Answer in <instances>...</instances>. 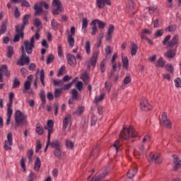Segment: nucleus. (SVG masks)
<instances>
[{"label":"nucleus","mask_w":181,"mask_h":181,"mask_svg":"<svg viewBox=\"0 0 181 181\" xmlns=\"http://www.w3.org/2000/svg\"><path fill=\"white\" fill-rule=\"evenodd\" d=\"M136 136H138V133L132 126L129 128L123 127L119 134L120 139L124 141H128L129 138H136Z\"/></svg>","instance_id":"1"},{"label":"nucleus","mask_w":181,"mask_h":181,"mask_svg":"<svg viewBox=\"0 0 181 181\" xmlns=\"http://www.w3.org/2000/svg\"><path fill=\"white\" fill-rule=\"evenodd\" d=\"M16 127L26 125L28 124V116L23 115L21 110H16L15 114Z\"/></svg>","instance_id":"2"},{"label":"nucleus","mask_w":181,"mask_h":181,"mask_svg":"<svg viewBox=\"0 0 181 181\" xmlns=\"http://www.w3.org/2000/svg\"><path fill=\"white\" fill-rule=\"evenodd\" d=\"M97 25L98 26V29H104L105 26H107V23L101 21L100 20L95 19L92 21L90 23V26H92V28H91L92 36H95V35L97 34V31L98 30V29L97 28Z\"/></svg>","instance_id":"3"},{"label":"nucleus","mask_w":181,"mask_h":181,"mask_svg":"<svg viewBox=\"0 0 181 181\" xmlns=\"http://www.w3.org/2000/svg\"><path fill=\"white\" fill-rule=\"evenodd\" d=\"M21 49L22 54L18 59L17 64H18V66H29V64H30V58L26 56V53L25 52V47L23 46H21Z\"/></svg>","instance_id":"4"},{"label":"nucleus","mask_w":181,"mask_h":181,"mask_svg":"<svg viewBox=\"0 0 181 181\" xmlns=\"http://www.w3.org/2000/svg\"><path fill=\"white\" fill-rule=\"evenodd\" d=\"M20 28L21 25H17L15 27L16 34L15 35L14 38L13 40V42L14 43L19 42L21 39H23V37H25V30H22V28Z\"/></svg>","instance_id":"5"},{"label":"nucleus","mask_w":181,"mask_h":181,"mask_svg":"<svg viewBox=\"0 0 181 181\" xmlns=\"http://www.w3.org/2000/svg\"><path fill=\"white\" fill-rule=\"evenodd\" d=\"M160 122L163 124L165 128H172V122L168 119V114L165 112L162 113Z\"/></svg>","instance_id":"6"},{"label":"nucleus","mask_w":181,"mask_h":181,"mask_svg":"<svg viewBox=\"0 0 181 181\" xmlns=\"http://www.w3.org/2000/svg\"><path fill=\"white\" fill-rule=\"evenodd\" d=\"M12 145H13V142L12 141V133L9 132L7 134V140L4 143V151H12Z\"/></svg>","instance_id":"7"},{"label":"nucleus","mask_w":181,"mask_h":181,"mask_svg":"<svg viewBox=\"0 0 181 181\" xmlns=\"http://www.w3.org/2000/svg\"><path fill=\"white\" fill-rule=\"evenodd\" d=\"M4 74L6 77L11 76V71H8V66L4 64L0 67V83H4Z\"/></svg>","instance_id":"8"},{"label":"nucleus","mask_w":181,"mask_h":181,"mask_svg":"<svg viewBox=\"0 0 181 181\" xmlns=\"http://www.w3.org/2000/svg\"><path fill=\"white\" fill-rule=\"evenodd\" d=\"M70 33H71L70 35H68V43L69 45V47L71 48V47H74V43H75L74 36H75L76 35V28L74 26L71 27Z\"/></svg>","instance_id":"9"},{"label":"nucleus","mask_w":181,"mask_h":181,"mask_svg":"<svg viewBox=\"0 0 181 181\" xmlns=\"http://www.w3.org/2000/svg\"><path fill=\"white\" fill-rule=\"evenodd\" d=\"M52 5L53 6H57V8L52 10L53 15H59V12L63 11L62 9L63 8V4H62V2L59 1V0H53Z\"/></svg>","instance_id":"10"},{"label":"nucleus","mask_w":181,"mask_h":181,"mask_svg":"<svg viewBox=\"0 0 181 181\" xmlns=\"http://www.w3.org/2000/svg\"><path fill=\"white\" fill-rule=\"evenodd\" d=\"M34 25L38 28V29L37 30L35 36V40H39V39H40V35L39 34V32L40 30V29H43V25L42 24V21H40V20H39V18H35L34 20Z\"/></svg>","instance_id":"11"},{"label":"nucleus","mask_w":181,"mask_h":181,"mask_svg":"<svg viewBox=\"0 0 181 181\" xmlns=\"http://www.w3.org/2000/svg\"><path fill=\"white\" fill-rule=\"evenodd\" d=\"M140 108L142 111H149L151 110V104L148 103V100L144 98L140 101Z\"/></svg>","instance_id":"12"},{"label":"nucleus","mask_w":181,"mask_h":181,"mask_svg":"<svg viewBox=\"0 0 181 181\" xmlns=\"http://www.w3.org/2000/svg\"><path fill=\"white\" fill-rule=\"evenodd\" d=\"M54 156L60 160L66 159V152L62 151V148L54 150Z\"/></svg>","instance_id":"13"},{"label":"nucleus","mask_w":181,"mask_h":181,"mask_svg":"<svg viewBox=\"0 0 181 181\" xmlns=\"http://www.w3.org/2000/svg\"><path fill=\"white\" fill-rule=\"evenodd\" d=\"M23 46L24 51L25 50L27 54H32L33 52V47H35L33 45H30V42L28 40H25L23 42Z\"/></svg>","instance_id":"14"},{"label":"nucleus","mask_w":181,"mask_h":181,"mask_svg":"<svg viewBox=\"0 0 181 181\" xmlns=\"http://www.w3.org/2000/svg\"><path fill=\"white\" fill-rule=\"evenodd\" d=\"M97 57H98V52H94L88 62V69H90V66H92V67H95V65L97 64Z\"/></svg>","instance_id":"15"},{"label":"nucleus","mask_w":181,"mask_h":181,"mask_svg":"<svg viewBox=\"0 0 181 181\" xmlns=\"http://www.w3.org/2000/svg\"><path fill=\"white\" fill-rule=\"evenodd\" d=\"M155 161L156 163H162V158L160 156L155 155L153 153H151L148 158V162H153Z\"/></svg>","instance_id":"16"},{"label":"nucleus","mask_w":181,"mask_h":181,"mask_svg":"<svg viewBox=\"0 0 181 181\" xmlns=\"http://www.w3.org/2000/svg\"><path fill=\"white\" fill-rule=\"evenodd\" d=\"M96 5L99 9H103L105 5L111 6V0H96Z\"/></svg>","instance_id":"17"},{"label":"nucleus","mask_w":181,"mask_h":181,"mask_svg":"<svg viewBox=\"0 0 181 181\" xmlns=\"http://www.w3.org/2000/svg\"><path fill=\"white\" fill-rule=\"evenodd\" d=\"M35 16H39L43 13V8H42V3H36L34 5Z\"/></svg>","instance_id":"18"},{"label":"nucleus","mask_w":181,"mask_h":181,"mask_svg":"<svg viewBox=\"0 0 181 181\" xmlns=\"http://www.w3.org/2000/svg\"><path fill=\"white\" fill-rule=\"evenodd\" d=\"M177 42H179V35H175L171 40L168 42L167 49H170V47H173L175 45H177Z\"/></svg>","instance_id":"19"},{"label":"nucleus","mask_w":181,"mask_h":181,"mask_svg":"<svg viewBox=\"0 0 181 181\" xmlns=\"http://www.w3.org/2000/svg\"><path fill=\"white\" fill-rule=\"evenodd\" d=\"M49 146L52 148V149H61L62 148V142L58 139H56L53 141H50L49 140Z\"/></svg>","instance_id":"20"},{"label":"nucleus","mask_w":181,"mask_h":181,"mask_svg":"<svg viewBox=\"0 0 181 181\" xmlns=\"http://www.w3.org/2000/svg\"><path fill=\"white\" fill-rule=\"evenodd\" d=\"M173 158L174 159V160H173L174 170H179V169L181 166V160L176 155H173Z\"/></svg>","instance_id":"21"},{"label":"nucleus","mask_w":181,"mask_h":181,"mask_svg":"<svg viewBox=\"0 0 181 181\" xmlns=\"http://www.w3.org/2000/svg\"><path fill=\"white\" fill-rule=\"evenodd\" d=\"M67 63L69 66H76L77 64V62L76 61V57L71 54H68L67 57Z\"/></svg>","instance_id":"22"},{"label":"nucleus","mask_w":181,"mask_h":181,"mask_svg":"<svg viewBox=\"0 0 181 181\" xmlns=\"http://www.w3.org/2000/svg\"><path fill=\"white\" fill-rule=\"evenodd\" d=\"M71 121V115H66L65 118H64L63 120V127L62 129L64 131H66L67 129V127H69V123Z\"/></svg>","instance_id":"23"},{"label":"nucleus","mask_w":181,"mask_h":181,"mask_svg":"<svg viewBox=\"0 0 181 181\" xmlns=\"http://www.w3.org/2000/svg\"><path fill=\"white\" fill-rule=\"evenodd\" d=\"M115 27L114 25H109V28L107 33L106 40L110 41L112 39V33H114Z\"/></svg>","instance_id":"24"},{"label":"nucleus","mask_w":181,"mask_h":181,"mask_svg":"<svg viewBox=\"0 0 181 181\" xmlns=\"http://www.w3.org/2000/svg\"><path fill=\"white\" fill-rule=\"evenodd\" d=\"M29 25V15L26 14L23 18V23L20 25L21 30H25V26Z\"/></svg>","instance_id":"25"},{"label":"nucleus","mask_w":181,"mask_h":181,"mask_svg":"<svg viewBox=\"0 0 181 181\" xmlns=\"http://www.w3.org/2000/svg\"><path fill=\"white\" fill-rule=\"evenodd\" d=\"M40 98L42 100V103L40 105V108H45V107L46 106V95H45V91L44 90L40 92Z\"/></svg>","instance_id":"26"},{"label":"nucleus","mask_w":181,"mask_h":181,"mask_svg":"<svg viewBox=\"0 0 181 181\" xmlns=\"http://www.w3.org/2000/svg\"><path fill=\"white\" fill-rule=\"evenodd\" d=\"M40 166H42L40 158L37 157L34 163V170H35V172H39V170H40Z\"/></svg>","instance_id":"27"},{"label":"nucleus","mask_w":181,"mask_h":181,"mask_svg":"<svg viewBox=\"0 0 181 181\" xmlns=\"http://www.w3.org/2000/svg\"><path fill=\"white\" fill-rule=\"evenodd\" d=\"M122 62L123 68L126 70H128V67L129 66V61L128 60V57L122 55Z\"/></svg>","instance_id":"28"},{"label":"nucleus","mask_w":181,"mask_h":181,"mask_svg":"<svg viewBox=\"0 0 181 181\" xmlns=\"http://www.w3.org/2000/svg\"><path fill=\"white\" fill-rule=\"evenodd\" d=\"M164 56L166 59H173L176 56V52L173 49H170L164 54Z\"/></svg>","instance_id":"29"},{"label":"nucleus","mask_w":181,"mask_h":181,"mask_svg":"<svg viewBox=\"0 0 181 181\" xmlns=\"http://www.w3.org/2000/svg\"><path fill=\"white\" fill-rule=\"evenodd\" d=\"M138 173V168H133L132 170H129L127 173V177L129 179H132L134 177L135 175Z\"/></svg>","instance_id":"30"},{"label":"nucleus","mask_w":181,"mask_h":181,"mask_svg":"<svg viewBox=\"0 0 181 181\" xmlns=\"http://www.w3.org/2000/svg\"><path fill=\"white\" fill-rule=\"evenodd\" d=\"M89 78L90 76H88L87 71L83 72L81 76V80H82L85 84H88V83H90Z\"/></svg>","instance_id":"31"},{"label":"nucleus","mask_w":181,"mask_h":181,"mask_svg":"<svg viewBox=\"0 0 181 181\" xmlns=\"http://www.w3.org/2000/svg\"><path fill=\"white\" fill-rule=\"evenodd\" d=\"M137 52H138V45H136V44H134V42H132V45L130 47L131 55L136 56Z\"/></svg>","instance_id":"32"},{"label":"nucleus","mask_w":181,"mask_h":181,"mask_svg":"<svg viewBox=\"0 0 181 181\" xmlns=\"http://www.w3.org/2000/svg\"><path fill=\"white\" fill-rule=\"evenodd\" d=\"M8 23V20H5L1 22V25L0 26V35H4L6 32V24Z\"/></svg>","instance_id":"33"},{"label":"nucleus","mask_w":181,"mask_h":181,"mask_svg":"<svg viewBox=\"0 0 181 181\" xmlns=\"http://www.w3.org/2000/svg\"><path fill=\"white\" fill-rule=\"evenodd\" d=\"M35 132L37 135H43V132H45V129H43V127L40 125V123H37L36 124Z\"/></svg>","instance_id":"34"},{"label":"nucleus","mask_w":181,"mask_h":181,"mask_svg":"<svg viewBox=\"0 0 181 181\" xmlns=\"http://www.w3.org/2000/svg\"><path fill=\"white\" fill-rule=\"evenodd\" d=\"M87 26H88V20L84 18L82 19V30L84 33H87Z\"/></svg>","instance_id":"35"},{"label":"nucleus","mask_w":181,"mask_h":181,"mask_svg":"<svg viewBox=\"0 0 181 181\" xmlns=\"http://www.w3.org/2000/svg\"><path fill=\"white\" fill-rule=\"evenodd\" d=\"M166 62H165V60H163V57H160L156 62V67H165V64Z\"/></svg>","instance_id":"36"},{"label":"nucleus","mask_w":181,"mask_h":181,"mask_svg":"<svg viewBox=\"0 0 181 181\" xmlns=\"http://www.w3.org/2000/svg\"><path fill=\"white\" fill-rule=\"evenodd\" d=\"M87 128H88V120L84 119L81 122V131H86V129H87Z\"/></svg>","instance_id":"37"},{"label":"nucleus","mask_w":181,"mask_h":181,"mask_svg":"<svg viewBox=\"0 0 181 181\" xmlns=\"http://www.w3.org/2000/svg\"><path fill=\"white\" fill-rule=\"evenodd\" d=\"M51 26L53 30H59V23H57L54 18L52 20Z\"/></svg>","instance_id":"38"},{"label":"nucleus","mask_w":181,"mask_h":181,"mask_svg":"<svg viewBox=\"0 0 181 181\" xmlns=\"http://www.w3.org/2000/svg\"><path fill=\"white\" fill-rule=\"evenodd\" d=\"M104 97H105V94L104 93L101 94L100 96H96L93 103L98 105L100 101H103V100H104Z\"/></svg>","instance_id":"39"},{"label":"nucleus","mask_w":181,"mask_h":181,"mask_svg":"<svg viewBox=\"0 0 181 181\" xmlns=\"http://www.w3.org/2000/svg\"><path fill=\"white\" fill-rule=\"evenodd\" d=\"M131 81H132L131 74L128 73L126 74V76L123 81V83L124 84V86H127V84H129Z\"/></svg>","instance_id":"40"},{"label":"nucleus","mask_w":181,"mask_h":181,"mask_svg":"<svg viewBox=\"0 0 181 181\" xmlns=\"http://www.w3.org/2000/svg\"><path fill=\"white\" fill-rule=\"evenodd\" d=\"M12 56H13V47L8 46L7 47V57H8V59H11Z\"/></svg>","instance_id":"41"},{"label":"nucleus","mask_w":181,"mask_h":181,"mask_svg":"<svg viewBox=\"0 0 181 181\" xmlns=\"http://www.w3.org/2000/svg\"><path fill=\"white\" fill-rule=\"evenodd\" d=\"M85 50L88 54H90L91 53V45L90 41L86 42Z\"/></svg>","instance_id":"42"},{"label":"nucleus","mask_w":181,"mask_h":181,"mask_svg":"<svg viewBox=\"0 0 181 181\" xmlns=\"http://www.w3.org/2000/svg\"><path fill=\"white\" fill-rule=\"evenodd\" d=\"M40 80L41 84L45 87L46 85L45 84V70H41L40 74Z\"/></svg>","instance_id":"43"},{"label":"nucleus","mask_w":181,"mask_h":181,"mask_svg":"<svg viewBox=\"0 0 181 181\" xmlns=\"http://www.w3.org/2000/svg\"><path fill=\"white\" fill-rule=\"evenodd\" d=\"M63 93V89L62 88H55L54 97V98H59L60 95H62V93Z\"/></svg>","instance_id":"44"},{"label":"nucleus","mask_w":181,"mask_h":181,"mask_svg":"<svg viewBox=\"0 0 181 181\" xmlns=\"http://www.w3.org/2000/svg\"><path fill=\"white\" fill-rule=\"evenodd\" d=\"M139 155L142 156V155H145V145L144 144L139 145Z\"/></svg>","instance_id":"45"},{"label":"nucleus","mask_w":181,"mask_h":181,"mask_svg":"<svg viewBox=\"0 0 181 181\" xmlns=\"http://www.w3.org/2000/svg\"><path fill=\"white\" fill-rule=\"evenodd\" d=\"M13 110H12V104H7V117H12Z\"/></svg>","instance_id":"46"},{"label":"nucleus","mask_w":181,"mask_h":181,"mask_svg":"<svg viewBox=\"0 0 181 181\" xmlns=\"http://www.w3.org/2000/svg\"><path fill=\"white\" fill-rule=\"evenodd\" d=\"M21 86V81L18 78H14L13 81V86L12 88H18Z\"/></svg>","instance_id":"47"},{"label":"nucleus","mask_w":181,"mask_h":181,"mask_svg":"<svg viewBox=\"0 0 181 181\" xmlns=\"http://www.w3.org/2000/svg\"><path fill=\"white\" fill-rule=\"evenodd\" d=\"M74 81H76V79H74L71 83L65 84L63 87V90L64 91H67V90H70L71 88V86H73Z\"/></svg>","instance_id":"48"},{"label":"nucleus","mask_w":181,"mask_h":181,"mask_svg":"<svg viewBox=\"0 0 181 181\" xmlns=\"http://www.w3.org/2000/svg\"><path fill=\"white\" fill-rule=\"evenodd\" d=\"M165 67L167 71H169V73H170L171 74H173V72L175 71V69H173V66H172V64H168L165 66Z\"/></svg>","instance_id":"49"},{"label":"nucleus","mask_w":181,"mask_h":181,"mask_svg":"<svg viewBox=\"0 0 181 181\" xmlns=\"http://www.w3.org/2000/svg\"><path fill=\"white\" fill-rule=\"evenodd\" d=\"M73 100H77L78 98V92L76 89H72L71 90Z\"/></svg>","instance_id":"50"},{"label":"nucleus","mask_w":181,"mask_h":181,"mask_svg":"<svg viewBox=\"0 0 181 181\" xmlns=\"http://www.w3.org/2000/svg\"><path fill=\"white\" fill-rule=\"evenodd\" d=\"M121 146V144L119 143V140H116L113 144V148H115L116 152H118L119 150V147Z\"/></svg>","instance_id":"51"},{"label":"nucleus","mask_w":181,"mask_h":181,"mask_svg":"<svg viewBox=\"0 0 181 181\" xmlns=\"http://www.w3.org/2000/svg\"><path fill=\"white\" fill-rule=\"evenodd\" d=\"M66 146L69 148V149H73L74 148V143L69 140H66Z\"/></svg>","instance_id":"52"},{"label":"nucleus","mask_w":181,"mask_h":181,"mask_svg":"<svg viewBox=\"0 0 181 181\" xmlns=\"http://www.w3.org/2000/svg\"><path fill=\"white\" fill-rule=\"evenodd\" d=\"M54 126V122H53V120H48L47 122V127H45V129L53 128Z\"/></svg>","instance_id":"53"},{"label":"nucleus","mask_w":181,"mask_h":181,"mask_svg":"<svg viewBox=\"0 0 181 181\" xmlns=\"http://www.w3.org/2000/svg\"><path fill=\"white\" fill-rule=\"evenodd\" d=\"M97 123V116L95 115H92L91 119H90V125L91 127L95 125Z\"/></svg>","instance_id":"54"},{"label":"nucleus","mask_w":181,"mask_h":181,"mask_svg":"<svg viewBox=\"0 0 181 181\" xmlns=\"http://www.w3.org/2000/svg\"><path fill=\"white\" fill-rule=\"evenodd\" d=\"M53 60H54V56L52 54H49L47 58V64H50Z\"/></svg>","instance_id":"55"},{"label":"nucleus","mask_w":181,"mask_h":181,"mask_svg":"<svg viewBox=\"0 0 181 181\" xmlns=\"http://www.w3.org/2000/svg\"><path fill=\"white\" fill-rule=\"evenodd\" d=\"M21 17V12H19V8L18 6L15 7L14 10V18H20Z\"/></svg>","instance_id":"56"},{"label":"nucleus","mask_w":181,"mask_h":181,"mask_svg":"<svg viewBox=\"0 0 181 181\" xmlns=\"http://www.w3.org/2000/svg\"><path fill=\"white\" fill-rule=\"evenodd\" d=\"M65 71H66V66H62L59 69L58 73L57 74V77H60V76H62V74H63V73H64Z\"/></svg>","instance_id":"57"},{"label":"nucleus","mask_w":181,"mask_h":181,"mask_svg":"<svg viewBox=\"0 0 181 181\" xmlns=\"http://www.w3.org/2000/svg\"><path fill=\"white\" fill-rule=\"evenodd\" d=\"M58 55L59 57H64V55L63 54V47H62V45H59L58 46Z\"/></svg>","instance_id":"58"},{"label":"nucleus","mask_w":181,"mask_h":181,"mask_svg":"<svg viewBox=\"0 0 181 181\" xmlns=\"http://www.w3.org/2000/svg\"><path fill=\"white\" fill-rule=\"evenodd\" d=\"M175 87H177V88H181V79H180V78H177L175 80Z\"/></svg>","instance_id":"59"},{"label":"nucleus","mask_w":181,"mask_h":181,"mask_svg":"<svg viewBox=\"0 0 181 181\" xmlns=\"http://www.w3.org/2000/svg\"><path fill=\"white\" fill-rule=\"evenodd\" d=\"M76 87L78 90V91H81V90H83V82L77 81L76 83Z\"/></svg>","instance_id":"60"},{"label":"nucleus","mask_w":181,"mask_h":181,"mask_svg":"<svg viewBox=\"0 0 181 181\" xmlns=\"http://www.w3.org/2000/svg\"><path fill=\"white\" fill-rule=\"evenodd\" d=\"M163 35V30H158L155 33L154 37H160V36H162Z\"/></svg>","instance_id":"61"},{"label":"nucleus","mask_w":181,"mask_h":181,"mask_svg":"<svg viewBox=\"0 0 181 181\" xmlns=\"http://www.w3.org/2000/svg\"><path fill=\"white\" fill-rule=\"evenodd\" d=\"M30 81H26L24 83V89L28 91V90H30Z\"/></svg>","instance_id":"62"},{"label":"nucleus","mask_w":181,"mask_h":181,"mask_svg":"<svg viewBox=\"0 0 181 181\" xmlns=\"http://www.w3.org/2000/svg\"><path fill=\"white\" fill-rule=\"evenodd\" d=\"M27 156L29 160H32V156H33V150L30 149L27 152Z\"/></svg>","instance_id":"63"},{"label":"nucleus","mask_w":181,"mask_h":181,"mask_svg":"<svg viewBox=\"0 0 181 181\" xmlns=\"http://www.w3.org/2000/svg\"><path fill=\"white\" fill-rule=\"evenodd\" d=\"M168 29L169 32H175V30L177 29V27L175 25H171L168 26Z\"/></svg>","instance_id":"64"}]
</instances>
